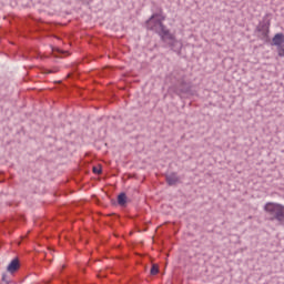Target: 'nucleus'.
Listing matches in <instances>:
<instances>
[{"instance_id":"nucleus-15","label":"nucleus","mask_w":284,"mask_h":284,"mask_svg":"<svg viewBox=\"0 0 284 284\" xmlns=\"http://www.w3.org/2000/svg\"><path fill=\"white\" fill-rule=\"evenodd\" d=\"M2 281H3L4 283H8V275L3 274V275H2Z\"/></svg>"},{"instance_id":"nucleus-12","label":"nucleus","mask_w":284,"mask_h":284,"mask_svg":"<svg viewBox=\"0 0 284 284\" xmlns=\"http://www.w3.org/2000/svg\"><path fill=\"white\" fill-rule=\"evenodd\" d=\"M152 276H156V274H159V266L153 264L150 271Z\"/></svg>"},{"instance_id":"nucleus-6","label":"nucleus","mask_w":284,"mask_h":284,"mask_svg":"<svg viewBox=\"0 0 284 284\" xmlns=\"http://www.w3.org/2000/svg\"><path fill=\"white\" fill-rule=\"evenodd\" d=\"M20 267L19 258H13L7 267V272L14 274Z\"/></svg>"},{"instance_id":"nucleus-1","label":"nucleus","mask_w":284,"mask_h":284,"mask_svg":"<svg viewBox=\"0 0 284 284\" xmlns=\"http://www.w3.org/2000/svg\"><path fill=\"white\" fill-rule=\"evenodd\" d=\"M264 212L268 214L270 221H277L280 225H284V205L274 202H267L264 205Z\"/></svg>"},{"instance_id":"nucleus-9","label":"nucleus","mask_w":284,"mask_h":284,"mask_svg":"<svg viewBox=\"0 0 284 284\" xmlns=\"http://www.w3.org/2000/svg\"><path fill=\"white\" fill-rule=\"evenodd\" d=\"M257 32H265L270 30V21H262L256 27Z\"/></svg>"},{"instance_id":"nucleus-5","label":"nucleus","mask_w":284,"mask_h":284,"mask_svg":"<svg viewBox=\"0 0 284 284\" xmlns=\"http://www.w3.org/2000/svg\"><path fill=\"white\" fill-rule=\"evenodd\" d=\"M165 181L170 187L181 183V178L179 176L178 172H171L165 175Z\"/></svg>"},{"instance_id":"nucleus-14","label":"nucleus","mask_w":284,"mask_h":284,"mask_svg":"<svg viewBox=\"0 0 284 284\" xmlns=\"http://www.w3.org/2000/svg\"><path fill=\"white\" fill-rule=\"evenodd\" d=\"M92 171H93V174H101L102 172V170L98 166H93Z\"/></svg>"},{"instance_id":"nucleus-7","label":"nucleus","mask_w":284,"mask_h":284,"mask_svg":"<svg viewBox=\"0 0 284 284\" xmlns=\"http://www.w3.org/2000/svg\"><path fill=\"white\" fill-rule=\"evenodd\" d=\"M284 43V34L283 33H276L271 42V45H275L276 48L283 45Z\"/></svg>"},{"instance_id":"nucleus-10","label":"nucleus","mask_w":284,"mask_h":284,"mask_svg":"<svg viewBox=\"0 0 284 284\" xmlns=\"http://www.w3.org/2000/svg\"><path fill=\"white\" fill-rule=\"evenodd\" d=\"M128 203V195L125 193H120L118 195V204L121 205V207H124V205Z\"/></svg>"},{"instance_id":"nucleus-3","label":"nucleus","mask_w":284,"mask_h":284,"mask_svg":"<svg viewBox=\"0 0 284 284\" xmlns=\"http://www.w3.org/2000/svg\"><path fill=\"white\" fill-rule=\"evenodd\" d=\"M163 14V10L160 9L159 13H153L146 21H145V28L146 30H150L151 32H155L156 34L160 33V31L163 30L165 24H163V20L159 19Z\"/></svg>"},{"instance_id":"nucleus-11","label":"nucleus","mask_w":284,"mask_h":284,"mask_svg":"<svg viewBox=\"0 0 284 284\" xmlns=\"http://www.w3.org/2000/svg\"><path fill=\"white\" fill-rule=\"evenodd\" d=\"M260 39H262V41H268L270 40V30L267 31H260Z\"/></svg>"},{"instance_id":"nucleus-2","label":"nucleus","mask_w":284,"mask_h":284,"mask_svg":"<svg viewBox=\"0 0 284 284\" xmlns=\"http://www.w3.org/2000/svg\"><path fill=\"white\" fill-rule=\"evenodd\" d=\"M158 34L164 43L169 44V48H171V50H173V52L181 51V42H179L176 40L174 34H172V32H170V29H168V27L164 26L162 28V30L160 31V33H158Z\"/></svg>"},{"instance_id":"nucleus-16","label":"nucleus","mask_w":284,"mask_h":284,"mask_svg":"<svg viewBox=\"0 0 284 284\" xmlns=\"http://www.w3.org/2000/svg\"><path fill=\"white\" fill-rule=\"evenodd\" d=\"M110 216H116V214L112 213V214H110Z\"/></svg>"},{"instance_id":"nucleus-13","label":"nucleus","mask_w":284,"mask_h":284,"mask_svg":"<svg viewBox=\"0 0 284 284\" xmlns=\"http://www.w3.org/2000/svg\"><path fill=\"white\" fill-rule=\"evenodd\" d=\"M277 54L278 57H284V44L277 47Z\"/></svg>"},{"instance_id":"nucleus-8","label":"nucleus","mask_w":284,"mask_h":284,"mask_svg":"<svg viewBox=\"0 0 284 284\" xmlns=\"http://www.w3.org/2000/svg\"><path fill=\"white\" fill-rule=\"evenodd\" d=\"M53 57L57 59H63V57H68L70 54L68 51L61 50L59 48H52Z\"/></svg>"},{"instance_id":"nucleus-4","label":"nucleus","mask_w":284,"mask_h":284,"mask_svg":"<svg viewBox=\"0 0 284 284\" xmlns=\"http://www.w3.org/2000/svg\"><path fill=\"white\" fill-rule=\"evenodd\" d=\"M172 92L178 94V97H185L187 94H192V84L190 82H185V80L181 79L171 87Z\"/></svg>"}]
</instances>
